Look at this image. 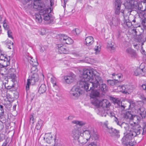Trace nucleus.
I'll return each mask as SVG.
<instances>
[{
    "label": "nucleus",
    "mask_w": 146,
    "mask_h": 146,
    "mask_svg": "<svg viewBox=\"0 0 146 146\" xmlns=\"http://www.w3.org/2000/svg\"><path fill=\"white\" fill-rule=\"evenodd\" d=\"M72 123L73 124H76L81 127L84 126L86 123L85 122L83 121L75 120L72 121Z\"/></svg>",
    "instance_id": "31"
},
{
    "label": "nucleus",
    "mask_w": 146,
    "mask_h": 146,
    "mask_svg": "<svg viewBox=\"0 0 146 146\" xmlns=\"http://www.w3.org/2000/svg\"><path fill=\"white\" fill-rule=\"evenodd\" d=\"M98 114L103 117H106L107 115H109L110 116H113V113L112 111L108 110V109L107 110H105L103 108H100L99 110V112L98 113Z\"/></svg>",
    "instance_id": "10"
},
{
    "label": "nucleus",
    "mask_w": 146,
    "mask_h": 146,
    "mask_svg": "<svg viewBox=\"0 0 146 146\" xmlns=\"http://www.w3.org/2000/svg\"><path fill=\"white\" fill-rule=\"evenodd\" d=\"M63 46V44H57V49L58 50H59V48H60L62 47Z\"/></svg>",
    "instance_id": "57"
},
{
    "label": "nucleus",
    "mask_w": 146,
    "mask_h": 146,
    "mask_svg": "<svg viewBox=\"0 0 146 146\" xmlns=\"http://www.w3.org/2000/svg\"><path fill=\"white\" fill-rule=\"evenodd\" d=\"M31 77L36 80V81H37L38 80V76L37 74L35 73H32Z\"/></svg>",
    "instance_id": "42"
},
{
    "label": "nucleus",
    "mask_w": 146,
    "mask_h": 146,
    "mask_svg": "<svg viewBox=\"0 0 146 146\" xmlns=\"http://www.w3.org/2000/svg\"><path fill=\"white\" fill-rule=\"evenodd\" d=\"M119 108H120L122 110H124L125 109H128V108H127V106L122 102H121L120 104H119Z\"/></svg>",
    "instance_id": "40"
},
{
    "label": "nucleus",
    "mask_w": 146,
    "mask_h": 146,
    "mask_svg": "<svg viewBox=\"0 0 146 146\" xmlns=\"http://www.w3.org/2000/svg\"><path fill=\"white\" fill-rule=\"evenodd\" d=\"M146 72V69L145 68L142 69L138 68L134 71V74L135 76L139 75L143 76L145 75Z\"/></svg>",
    "instance_id": "16"
},
{
    "label": "nucleus",
    "mask_w": 146,
    "mask_h": 146,
    "mask_svg": "<svg viewBox=\"0 0 146 146\" xmlns=\"http://www.w3.org/2000/svg\"><path fill=\"white\" fill-rule=\"evenodd\" d=\"M29 60H30L29 61V62L30 64H31V63H33V64H34V61L35 60L36 61H37V60L36 59L35 60L33 59L31 57H30L29 58Z\"/></svg>",
    "instance_id": "50"
},
{
    "label": "nucleus",
    "mask_w": 146,
    "mask_h": 146,
    "mask_svg": "<svg viewBox=\"0 0 146 146\" xmlns=\"http://www.w3.org/2000/svg\"><path fill=\"white\" fill-rule=\"evenodd\" d=\"M129 144L126 143L125 145H129L131 146H133L135 145L136 144V142L133 139H131V141H129Z\"/></svg>",
    "instance_id": "39"
},
{
    "label": "nucleus",
    "mask_w": 146,
    "mask_h": 146,
    "mask_svg": "<svg viewBox=\"0 0 146 146\" xmlns=\"http://www.w3.org/2000/svg\"><path fill=\"white\" fill-rule=\"evenodd\" d=\"M3 106L2 105H0V110L1 111V115H3L4 114V111L3 110Z\"/></svg>",
    "instance_id": "53"
},
{
    "label": "nucleus",
    "mask_w": 146,
    "mask_h": 146,
    "mask_svg": "<svg viewBox=\"0 0 146 146\" xmlns=\"http://www.w3.org/2000/svg\"><path fill=\"white\" fill-rule=\"evenodd\" d=\"M126 52L132 58H137L138 55L135 51L130 48H128L126 50Z\"/></svg>",
    "instance_id": "14"
},
{
    "label": "nucleus",
    "mask_w": 146,
    "mask_h": 146,
    "mask_svg": "<svg viewBox=\"0 0 146 146\" xmlns=\"http://www.w3.org/2000/svg\"><path fill=\"white\" fill-rule=\"evenodd\" d=\"M118 86L117 87V90H118V91L119 92V90H121L122 89L121 88H119V87H122V86H120L118 85Z\"/></svg>",
    "instance_id": "63"
},
{
    "label": "nucleus",
    "mask_w": 146,
    "mask_h": 146,
    "mask_svg": "<svg viewBox=\"0 0 146 146\" xmlns=\"http://www.w3.org/2000/svg\"><path fill=\"white\" fill-rule=\"evenodd\" d=\"M50 1V5L51 6L53 5L54 4V0H49Z\"/></svg>",
    "instance_id": "59"
},
{
    "label": "nucleus",
    "mask_w": 146,
    "mask_h": 146,
    "mask_svg": "<svg viewBox=\"0 0 146 146\" xmlns=\"http://www.w3.org/2000/svg\"><path fill=\"white\" fill-rule=\"evenodd\" d=\"M72 32L74 35H76L80 33V31L78 29H75L74 30L72 31Z\"/></svg>",
    "instance_id": "44"
},
{
    "label": "nucleus",
    "mask_w": 146,
    "mask_h": 146,
    "mask_svg": "<svg viewBox=\"0 0 146 146\" xmlns=\"http://www.w3.org/2000/svg\"><path fill=\"white\" fill-rule=\"evenodd\" d=\"M92 103L94 106L98 108V112L100 108L104 109L105 110H108V108L110 106L109 102L107 99H104L102 100H99L98 99H95L92 101Z\"/></svg>",
    "instance_id": "4"
},
{
    "label": "nucleus",
    "mask_w": 146,
    "mask_h": 146,
    "mask_svg": "<svg viewBox=\"0 0 146 146\" xmlns=\"http://www.w3.org/2000/svg\"><path fill=\"white\" fill-rule=\"evenodd\" d=\"M51 82L53 84V86H54L56 85V79L54 76H52L51 78Z\"/></svg>",
    "instance_id": "43"
},
{
    "label": "nucleus",
    "mask_w": 146,
    "mask_h": 146,
    "mask_svg": "<svg viewBox=\"0 0 146 146\" xmlns=\"http://www.w3.org/2000/svg\"><path fill=\"white\" fill-rule=\"evenodd\" d=\"M123 129H124L125 130L128 131L130 128V126L128 123L125 122L121 123L119 125Z\"/></svg>",
    "instance_id": "30"
},
{
    "label": "nucleus",
    "mask_w": 146,
    "mask_h": 146,
    "mask_svg": "<svg viewBox=\"0 0 146 146\" xmlns=\"http://www.w3.org/2000/svg\"><path fill=\"white\" fill-rule=\"evenodd\" d=\"M140 98L143 101L144 104H146V98L143 95H141L140 96Z\"/></svg>",
    "instance_id": "47"
},
{
    "label": "nucleus",
    "mask_w": 146,
    "mask_h": 146,
    "mask_svg": "<svg viewBox=\"0 0 146 146\" xmlns=\"http://www.w3.org/2000/svg\"><path fill=\"white\" fill-rule=\"evenodd\" d=\"M81 78L80 86L84 88L86 91L88 90V88L90 85L96 87L98 85V81L102 82L99 73L93 69L84 70Z\"/></svg>",
    "instance_id": "1"
},
{
    "label": "nucleus",
    "mask_w": 146,
    "mask_h": 146,
    "mask_svg": "<svg viewBox=\"0 0 146 146\" xmlns=\"http://www.w3.org/2000/svg\"><path fill=\"white\" fill-rule=\"evenodd\" d=\"M122 81L120 80H118L117 79L114 80H108V85L111 86L115 85L118 86L121 83Z\"/></svg>",
    "instance_id": "18"
},
{
    "label": "nucleus",
    "mask_w": 146,
    "mask_h": 146,
    "mask_svg": "<svg viewBox=\"0 0 146 146\" xmlns=\"http://www.w3.org/2000/svg\"><path fill=\"white\" fill-rule=\"evenodd\" d=\"M83 89L85 90L84 88L80 86L79 83V86H74L70 92V96L72 98L76 99L83 92Z\"/></svg>",
    "instance_id": "5"
},
{
    "label": "nucleus",
    "mask_w": 146,
    "mask_h": 146,
    "mask_svg": "<svg viewBox=\"0 0 146 146\" xmlns=\"http://www.w3.org/2000/svg\"><path fill=\"white\" fill-rule=\"evenodd\" d=\"M15 72V69L13 68H12L10 69L8 71V74H10L13 72Z\"/></svg>",
    "instance_id": "49"
},
{
    "label": "nucleus",
    "mask_w": 146,
    "mask_h": 146,
    "mask_svg": "<svg viewBox=\"0 0 146 146\" xmlns=\"http://www.w3.org/2000/svg\"><path fill=\"white\" fill-rule=\"evenodd\" d=\"M87 146H97V145L94 143L92 142L89 144Z\"/></svg>",
    "instance_id": "56"
},
{
    "label": "nucleus",
    "mask_w": 146,
    "mask_h": 146,
    "mask_svg": "<svg viewBox=\"0 0 146 146\" xmlns=\"http://www.w3.org/2000/svg\"><path fill=\"white\" fill-rule=\"evenodd\" d=\"M73 40L67 36V38L66 39L63 44H70L73 43Z\"/></svg>",
    "instance_id": "36"
},
{
    "label": "nucleus",
    "mask_w": 146,
    "mask_h": 146,
    "mask_svg": "<svg viewBox=\"0 0 146 146\" xmlns=\"http://www.w3.org/2000/svg\"><path fill=\"white\" fill-rule=\"evenodd\" d=\"M109 133L112 137L117 138H118L119 137V131L118 130L111 128V129L109 130Z\"/></svg>",
    "instance_id": "15"
},
{
    "label": "nucleus",
    "mask_w": 146,
    "mask_h": 146,
    "mask_svg": "<svg viewBox=\"0 0 146 146\" xmlns=\"http://www.w3.org/2000/svg\"><path fill=\"white\" fill-rule=\"evenodd\" d=\"M86 44L87 46H89L92 44L94 42V39L91 36L87 37L85 39Z\"/></svg>",
    "instance_id": "26"
},
{
    "label": "nucleus",
    "mask_w": 146,
    "mask_h": 146,
    "mask_svg": "<svg viewBox=\"0 0 146 146\" xmlns=\"http://www.w3.org/2000/svg\"><path fill=\"white\" fill-rule=\"evenodd\" d=\"M141 117L140 116H139L137 115H133L132 118L131 119V120H132L134 124L135 125H137L136 126H134V127H135L137 126H139V125H138L137 124L139 123L141 119ZM141 127L140 129H141Z\"/></svg>",
    "instance_id": "19"
},
{
    "label": "nucleus",
    "mask_w": 146,
    "mask_h": 146,
    "mask_svg": "<svg viewBox=\"0 0 146 146\" xmlns=\"http://www.w3.org/2000/svg\"><path fill=\"white\" fill-rule=\"evenodd\" d=\"M138 112L139 113L142 118H145L146 115V109L143 107H141L139 109Z\"/></svg>",
    "instance_id": "21"
},
{
    "label": "nucleus",
    "mask_w": 146,
    "mask_h": 146,
    "mask_svg": "<svg viewBox=\"0 0 146 146\" xmlns=\"http://www.w3.org/2000/svg\"><path fill=\"white\" fill-rule=\"evenodd\" d=\"M116 122L117 124L119 125L121 123V122H119L118 121V120L117 118H115V119L114 120Z\"/></svg>",
    "instance_id": "55"
},
{
    "label": "nucleus",
    "mask_w": 146,
    "mask_h": 146,
    "mask_svg": "<svg viewBox=\"0 0 146 146\" xmlns=\"http://www.w3.org/2000/svg\"><path fill=\"white\" fill-rule=\"evenodd\" d=\"M89 87H90V90H89V88L88 89V91L90 90L91 91V92L90 93V98L93 99V100H92V101L93 100H94L97 99V98H95L99 96L100 93L98 91L99 90L97 88H94V89H93L92 88H90V87H92L91 85H90Z\"/></svg>",
    "instance_id": "6"
},
{
    "label": "nucleus",
    "mask_w": 146,
    "mask_h": 146,
    "mask_svg": "<svg viewBox=\"0 0 146 146\" xmlns=\"http://www.w3.org/2000/svg\"><path fill=\"white\" fill-rule=\"evenodd\" d=\"M126 11H125L124 10L122 9L121 11V12L122 13V15H125V14Z\"/></svg>",
    "instance_id": "60"
},
{
    "label": "nucleus",
    "mask_w": 146,
    "mask_h": 146,
    "mask_svg": "<svg viewBox=\"0 0 146 146\" xmlns=\"http://www.w3.org/2000/svg\"><path fill=\"white\" fill-rule=\"evenodd\" d=\"M83 135V133L81 129L80 128H78V129H74L73 130L72 136L75 140H78L79 139L80 136V135L82 136Z\"/></svg>",
    "instance_id": "7"
},
{
    "label": "nucleus",
    "mask_w": 146,
    "mask_h": 146,
    "mask_svg": "<svg viewBox=\"0 0 146 146\" xmlns=\"http://www.w3.org/2000/svg\"><path fill=\"white\" fill-rule=\"evenodd\" d=\"M122 2L120 0H114V5L115 8V13L116 14L118 15L120 13V7Z\"/></svg>",
    "instance_id": "13"
},
{
    "label": "nucleus",
    "mask_w": 146,
    "mask_h": 146,
    "mask_svg": "<svg viewBox=\"0 0 146 146\" xmlns=\"http://www.w3.org/2000/svg\"><path fill=\"white\" fill-rule=\"evenodd\" d=\"M59 40L63 44L66 39L67 38L68 36L63 34H61L59 35Z\"/></svg>",
    "instance_id": "32"
},
{
    "label": "nucleus",
    "mask_w": 146,
    "mask_h": 146,
    "mask_svg": "<svg viewBox=\"0 0 146 146\" xmlns=\"http://www.w3.org/2000/svg\"><path fill=\"white\" fill-rule=\"evenodd\" d=\"M76 76L74 74L70 73L69 75L65 76L64 77V79L66 82L68 84L73 82L75 79Z\"/></svg>",
    "instance_id": "12"
},
{
    "label": "nucleus",
    "mask_w": 146,
    "mask_h": 146,
    "mask_svg": "<svg viewBox=\"0 0 146 146\" xmlns=\"http://www.w3.org/2000/svg\"><path fill=\"white\" fill-rule=\"evenodd\" d=\"M13 42H11L10 43V44L7 45L8 48L9 49H11V47L13 46Z\"/></svg>",
    "instance_id": "52"
},
{
    "label": "nucleus",
    "mask_w": 146,
    "mask_h": 146,
    "mask_svg": "<svg viewBox=\"0 0 146 146\" xmlns=\"http://www.w3.org/2000/svg\"><path fill=\"white\" fill-rule=\"evenodd\" d=\"M8 81L7 80H5L3 81V84L5 88L7 89H10L12 88V86H9L8 85Z\"/></svg>",
    "instance_id": "37"
},
{
    "label": "nucleus",
    "mask_w": 146,
    "mask_h": 146,
    "mask_svg": "<svg viewBox=\"0 0 146 146\" xmlns=\"http://www.w3.org/2000/svg\"><path fill=\"white\" fill-rule=\"evenodd\" d=\"M143 23L144 25L146 27V19H144L143 20Z\"/></svg>",
    "instance_id": "61"
},
{
    "label": "nucleus",
    "mask_w": 146,
    "mask_h": 146,
    "mask_svg": "<svg viewBox=\"0 0 146 146\" xmlns=\"http://www.w3.org/2000/svg\"><path fill=\"white\" fill-rule=\"evenodd\" d=\"M58 51L60 53H64V54H67L69 52L68 50L64 48V46L59 48V50H58Z\"/></svg>",
    "instance_id": "33"
},
{
    "label": "nucleus",
    "mask_w": 146,
    "mask_h": 146,
    "mask_svg": "<svg viewBox=\"0 0 146 146\" xmlns=\"http://www.w3.org/2000/svg\"><path fill=\"white\" fill-rule=\"evenodd\" d=\"M3 26L5 30H9V27L7 25V24L5 20L3 22Z\"/></svg>",
    "instance_id": "45"
},
{
    "label": "nucleus",
    "mask_w": 146,
    "mask_h": 146,
    "mask_svg": "<svg viewBox=\"0 0 146 146\" xmlns=\"http://www.w3.org/2000/svg\"><path fill=\"white\" fill-rule=\"evenodd\" d=\"M93 136L94 137H95V139H96L98 138V137L97 135L96 134H94V135Z\"/></svg>",
    "instance_id": "64"
},
{
    "label": "nucleus",
    "mask_w": 146,
    "mask_h": 146,
    "mask_svg": "<svg viewBox=\"0 0 146 146\" xmlns=\"http://www.w3.org/2000/svg\"><path fill=\"white\" fill-rule=\"evenodd\" d=\"M141 127L139 126L133 127L123 138L122 141L123 144H129V141L134 137L140 133Z\"/></svg>",
    "instance_id": "3"
},
{
    "label": "nucleus",
    "mask_w": 146,
    "mask_h": 146,
    "mask_svg": "<svg viewBox=\"0 0 146 146\" xmlns=\"http://www.w3.org/2000/svg\"><path fill=\"white\" fill-rule=\"evenodd\" d=\"M36 10H40L39 13L36 14L35 15V20L37 23H41L42 21V17L44 20L47 21H48L49 23H52L53 21L52 17L49 14V13L51 11L50 8H47L44 7L40 9Z\"/></svg>",
    "instance_id": "2"
},
{
    "label": "nucleus",
    "mask_w": 146,
    "mask_h": 146,
    "mask_svg": "<svg viewBox=\"0 0 146 146\" xmlns=\"http://www.w3.org/2000/svg\"><path fill=\"white\" fill-rule=\"evenodd\" d=\"M138 42H139V44H137L136 45H135L134 46H138V45H141V52L142 53V54H146L145 53V50H143V45L144 44V43L145 42V41H144V40H142V39H141L140 40H138Z\"/></svg>",
    "instance_id": "29"
},
{
    "label": "nucleus",
    "mask_w": 146,
    "mask_h": 146,
    "mask_svg": "<svg viewBox=\"0 0 146 146\" xmlns=\"http://www.w3.org/2000/svg\"><path fill=\"white\" fill-rule=\"evenodd\" d=\"M133 112L131 111L126 112L124 114V118L131 120L133 115Z\"/></svg>",
    "instance_id": "27"
},
{
    "label": "nucleus",
    "mask_w": 146,
    "mask_h": 146,
    "mask_svg": "<svg viewBox=\"0 0 146 146\" xmlns=\"http://www.w3.org/2000/svg\"><path fill=\"white\" fill-rule=\"evenodd\" d=\"M8 76L12 79V80H14L16 78L15 72L11 73L10 74H8Z\"/></svg>",
    "instance_id": "41"
},
{
    "label": "nucleus",
    "mask_w": 146,
    "mask_h": 146,
    "mask_svg": "<svg viewBox=\"0 0 146 146\" xmlns=\"http://www.w3.org/2000/svg\"><path fill=\"white\" fill-rule=\"evenodd\" d=\"M46 33V30L44 29H42L41 30L40 34L42 35H44Z\"/></svg>",
    "instance_id": "48"
},
{
    "label": "nucleus",
    "mask_w": 146,
    "mask_h": 146,
    "mask_svg": "<svg viewBox=\"0 0 146 146\" xmlns=\"http://www.w3.org/2000/svg\"><path fill=\"white\" fill-rule=\"evenodd\" d=\"M31 101H32L33 98H34V96H35V95L34 94H31Z\"/></svg>",
    "instance_id": "62"
},
{
    "label": "nucleus",
    "mask_w": 146,
    "mask_h": 146,
    "mask_svg": "<svg viewBox=\"0 0 146 146\" xmlns=\"http://www.w3.org/2000/svg\"><path fill=\"white\" fill-rule=\"evenodd\" d=\"M38 64L37 61H36L35 60L34 64L32 62L31 63V65L32 66L31 69V72L32 73H36L38 71L37 66Z\"/></svg>",
    "instance_id": "23"
},
{
    "label": "nucleus",
    "mask_w": 146,
    "mask_h": 146,
    "mask_svg": "<svg viewBox=\"0 0 146 146\" xmlns=\"http://www.w3.org/2000/svg\"><path fill=\"white\" fill-rule=\"evenodd\" d=\"M44 138V140L48 144L51 143L53 140L52 136L49 133L46 134Z\"/></svg>",
    "instance_id": "22"
},
{
    "label": "nucleus",
    "mask_w": 146,
    "mask_h": 146,
    "mask_svg": "<svg viewBox=\"0 0 146 146\" xmlns=\"http://www.w3.org/2000/svg\"><path fill=\"white\" fill-rule=\"evenodd\" d=\"M142 87L143 90H146V83L142 85Z\"/></svg>",
    "instance_id": "58"
},
{
    "label": "nucleus",
    "mask_w": 146,
    "mask_h": 146,
    "mask_svg": "<svg viewBox=\"0 0 146 146\" xmlns=\"http://www.w3.org/2000/svg\"><path fill=\"white\" fill-rule=\"evenodd\" d=\"M30 122L33 123H34L33 116L31 115L30 116Z\"/></svg>",
    "instance_id": "51"
},
{
    "label": "nucleus",
    "mask_w": 146,
    "mask_h": 146,
    "mask_svg": "<svg viewBox=\"0 0 146 146\" xmlns=\"http://www.w3.org/2000/svg\"><path fill=\"white\" fill-rule=\"evenodd\" d=\"M46 90V86L45 84H42L39 87L38 92L40 94L44 93Z\"/></svg>",
    "instance_id": "28"
},
{
    "label": "nucleus",
    "mask_w": 146,
    "mask_h": 146,
    "mask_svg": "<svg viewBox=\"0 0 146 146\" xmlns=\"http://www.w3.org/2000/svg\"><path fill=\"white\" fill-rule=\"evenodd\" d=\"M119 19L115 17L112 18V24L114 25L115 26L117 25L119 23Z\"/></svg>",
    "instance_id": "35"
},
{
    "label": "nucleus",
    "mask_w": 146,
    "mask_h": 146,
    "mask_svg": "<svg viewBox=\"0 0 146 146\" xmlns=\"http://www.w3.org/2000/svg\"><path fill=\"white\" fill-rule=\"evenodd\" d=\"M120 87H119L120 88ZM122 89L119 90V92H121L123 93H126L128 92H130V89L131 88V87L130 86H122Z\"/></svg>",
    "instance_id": "24"
},
{
    "label": "nucleus",
    "mask_w": 146,
    "mask_h": 146,
    "mask_svg": "<svg viewBox=\"0 0 146 146\" xmlns=\"http://www.w3.org/2000/svg\"><path fill=\"white\" fill-rule=\"evenodd\" d=\"M94 132V130L93 128H92L90 130H86L84 131V132L86 135H87L88 136L86 138H85L84 139H86V141L85 142L82 141L80 140H78V141L80 143L82 144H84L86 143V142L88 141L91 135L93 136V133Z\"/></svg>",
    "instance_id": "8"
},
{
    "label": "nucleus",
    "mask_w": 146,
    "mask_h": 146,
    "mask_svg": "<svg viewBox=\"0 0 146 146\" xmlns=\"http://www.w3.org/2000/svg\"><path fill=\"white\" fill-rule=\"evenodd\" d=\"M143 132L142 133V134H143V133L144 132H145L146 131V124H144V125L143 126Z\"/></svg>",
    "instance_id": "54"
},
{
    "label": "nucleus",
    "mask_w": 146,
    "mask_h": 146,
    "mask_svg": "<svg viewBox=\"0 0 146 146\" xmlns=\"http://www.w3.org/2000/svg\"><path fill=\"white\" fill-rule=\"evenodd\" d=\"M114 43L111 40H109L108 42L107 48L108 50L114 51L115 50Z\"/></svg>",
    "instance_id": "17"
},
{
    "label": "nucleus",
    "mask_w": 146,
    "mask_h": 146,
    "mask_svg": "<svg viewBox=\"0 0 146 146\" xmlns=\"http://www.w3.org/2000/svg\"><path fill=\"white\" fill-rule=\"evenodd\" d=\"M124 24L128 27H130L132 25L131 23L129 22V17L127 15H124Z\"/></svg>",
    "instance_id": "25"
},
{
    "label": "nucleus",
    "mask_w": 146,
    "mask_h": 146,
    "mask_svg": "<svg viewBox=\"0 0 146 146\" xmlns=\"http://www.w3.org/2000/svg\"><path fill=\"white\" fill-rule=\"evenodd\" d=\"M101 47L100 45L98 44L97 46H96L94 48V53L96 54H99L101 50Z\"/></svg>",
    "instance_id": "34"
},
{
    "label": "nucleus",
    "mask_w": 146,
    "mask_h": 146,
    "mask_svg": "<svg viewBox=\"0 0 146 146\" xmlns=\"http://www.w3.org/2000/svg\"><path fill=\"white\" fill-rule=\"evenodd\" d=\"M10 60V57L5 54H1L0 55V60L3 62V64L4 66H7L9 64V61Z\"/></svg>",
    "instance_id": "9"
},
{
    "label": "nucleus",
    "mask_w": 146,
    "mask_h": 146,
    "mask_svg": "<svg viewBox=\"0 0 146 146\" xmlns=\"http://www.w3.org/2000/svg\"><path fill=\"white\" fill-rule=\"evenodd\" d=\"M7 33L9 37L13 39V37L12 36V33L11 31L9 30H7Z\"/></svg>",
    "instance_id": "46"
},
{
    "label": "nucleus",
    "mask_w": 146,
    "mask_h": 146,
    "mask_svg": "<svg viewBox=\"0 0 146 146\" xmlns=\"http://www.w3.org/2000/svg\"><path fill=\"white\" fill-rule=\"evenodd\" d=\"M112 75L114 76L113 78H115V80H116V79L117 78L120 79L122 77V75L121 74H116L115 73H114L112 74Z\"/></svg>",
    "instance_id": "38"
},
{
    "label": "nucleus",
    "mask_w": 146,
    "mask_h": 146,
    "mask_svg": "<svg viewBox=\"0 0 146 146\" xmlns=\"http://www.w3.org/2000/svg\"><path fill=\"white\" fill-rule=\"evenodd\" d=\"M102 82H100L98 81V86L96 87H94V86H91L92 87H90V88H97L99 90H101L102 91L104 92L107 90V87L105 84H103V80L102 78Z\"/></svg>",
    "instance_id": "11"
},
{
    "label": "nucleus",
    "mask_w": 146,
    "mask_h": 146,
    "mask_svg": "<svg viewBox=\"0 0 146 146\" xmlns=\"http://www.w3.org/2000/svg\"><path fill=\"white\" fill-rule=\"evenodd\" d=\"M36 81V80L32 77L29 79H28L27 81V83L26 86V89L27 91L29 89V86L30 85H33Z\"/></svg>",
    "instance_id": "20"
}]
</instances>
